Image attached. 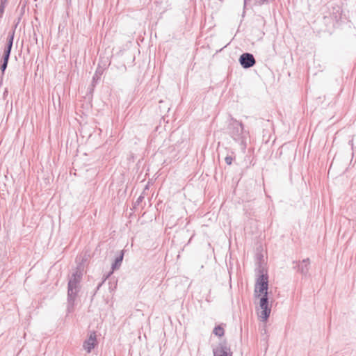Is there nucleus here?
Returning <instances> with one entry per match:
<instances>
[{
	"label": "nucleus",
	"mask_w": 356,
	"mask_h": 356,
	"mask_svg": "<svg viewBox=\"0 0 356 356\" xmlns=\"http://www.w3.org/2000/svg\"><path fill=\"white\" fill-rule=\"evenodd\" d=\"M259 272L261 274L257 278L254 285V295L255 298L268 295V275L266 273H264L263 270H259Z\"/></svg>",
	"instance_id": "3"
},
{
	"label": "nucleus",
	"mask_w": 356,
	"mask_h": 356,
	"mask_svg": "<svg viewBox=\"0 0 356 356\" xmlns=\"http://www.w3.org/2000/svg\"><path fill=\"white\" fill-rule=\"evenodd\" d=\"M310 260L309 258L303 259L298 265V271L302 275H306L309 273Z\"/></svg>",
	"instance_id": "8"
},
{
	"label": "nucleus",
	"mask_w": 356,
	"mask_h": 356,
	"mask_svg": "<svg viewBox=\"0 0 356 356\" xmlns=\"http://www.w3.org/2000/svg\"><path fill=\"white\" fill-rule=\"evenodd\" d=\"M95 336L90 335L89 339L84 342L83 347L86 350H87L88 353H90L92 350V349L95 348Z\"/></svg>",
	"instance_id": "9"
},
{
	"label": "nucleus",
	"mask_w": 356,
	"mask_h": 356,
	"mask_svg": "<svg viewBox=\"0 0 356 356\" xmlns=\"http://www.w3.org/2000/svg\"><path fill=\"white\" fill-rule=\"evenodd\" d=\"M17 25H18V24H15V25L14 26L13 29L10 31H9V33H8V38H7V44H6V47L4 49V51H3V56L10 57L11 49L13 47V44L15 32V29H17Z\"/></svg>",
	"instance_id": "7"
},
{
	"label": "nucleus",
	"mask_w": 356,
	"mask_h": 356,
	"mask_svg": "<svg viewBox=\"0 0 356 356\" xmlns=\"http://www.w3.org/2000/svg\"><path fill=\"white\" fill-rule=\"evenodd\" d=\"M334 16L333 18V20H334L336 22H339V21H341V13L340 12V8H337L336 13H334Z\"/></svg>",
	"instance_id": "14"
},
{
	"label": "nucleus",
	"mask_w": 356,
	"mask_h": 356,
	"mask_svg": "<svg viewBox=\"0 0 356 356\" xmlns=\"http://www.w3.org/2000/svg\"><path fill=\"white\" fill-rule=\"evenodd\" d=\"M123 257H124V252H123V251H121L120 255L115 258V261L112 264V270H113L118 269L120 267L121 264L123 260Z\"/></svg>",
	"instance_id": "10"
},
{
	"label": "nucleus",
	"mask_w": 356,
	"mask_h": 356,
	"mask_svg": "<svg viewBox=\"0 0 356 356\" xmlns=\"http://www.w3.org/2000/svg\"><path fill=\"white\" fill-rule=\"evenodd\" d=\"M239 63L243 68L248 69L254 66L256 63V60L252 54L243 53L239 58Z\"/></svg>",
	"instance_id": "5"
},
{
	"label": "nucleus",
	"mask_w": 356,
	"mask_h": 356,
	"mask_svg": "<svg viewBox=\"0 0 356 356\" xmlns=\"http://www.w3.org/2000/svg\"><path fill=\"white\" fill-rule=\"evenodd\" d=\"M213 356H232V352L226 341L220 343L216 348L213 350Z\"/></svg>",
	"instance_id": "6"
},
{
	"label": "nucleus",
	"mask_w": 356,
	"mask_h": 356,
	"mask_svg": "<svg viewBox=\"0 0 356 356\" xmlns=\"http://www.w3.org/2000/svg\"><path fill=\"white\" fill-rule=\"evenodd\" d=\"M213 333L215 335H216L219 337H221L224 336L225 330H224V328L222 327V325H219L214 327V329L213 330Z\"/></svg>",
	"instance_id": "11"
},
{
	"label": "nucleus",
	"mask_w": 356,
	"mask_h": 356,
	"mask_svg": "<svg viewBox=\"0 0 356 356\" xmlns=\"http://www.w3.org/2000/svg\"><path fill=\"white\" fill-rule=\"evenodd\" d=\"M8 3L0 1V19L2 18L4 13L5 8Z\"/></svg>",
	"instance_id": "15"
},
{
	"label": "nucleus",
	"mask_w": 356,
	"mask_h": 356,
	"mask_svg": "<svg viewBox=\"0 0 356 356\" xmlns=\"http://www.w3.org/2000/svg\"><path fill=\"white\" fill-rule=\"evenodd\" d=\"M108 277V276L101 282L98 284L97 287V290H99V288L101 287V286L102 285V284L104 283V282L105 281V280Z\"/></svg>",
	"instance_id": "17"
},
{
	"label": "nucleus",
	"mask_w": 356,
	"mask_h": 356,
	"mask_svg": "<svg viewBox=\"0 0 356 356\" xmlns=\"http://www.w3.org/2000/svg\"><path fill=\"white\" fill-rule=\"evenodd\" d=\"M244 127L242 122L231 118L228 127V134L234 141L239 144L241 149L246 148L247 134L244 132Z\"/></svg>",
	"instance_id": "2"
},
{
	"label": "nucleus",
	"mask_w": 356,
	"mask_h": 356,
	"mask_svg": "<svg viewBox=\"0 0 356 356\" xmlns=\"http://www.w3.org/2000/svg\"><path fill=\"white\" fill-rule=\"evenodd\" d=\"M102 72H103V70L102 69H99L98 68L93 77H92V83L94 84L95 82H97L99 79H100V76L102 74Z\"/></svg>",
	"instance_id": "12"
},
{
	"label": "nucleus",
	"mask_w": 356,
	"mask_h": 356,
	"mask_svg": "<svg viewBox=\"0 0 356 356\" xmlns=\"http://www.w3.org/2000/svg\"><path fill=\"white\" fill-rule=\"evenodd\" d=\"M32 28H33V31H35V27L33 26H32Z\"/></svg>",
	"instance_id": "20"
},
{
	"label": "nucleus",
	"mask_w": 356,
	"mask_h": 356,
	"mask_svg": "<svg viewBox=\"0 0 356 356\" xmlns=\"http://www.w3.org/2000/svg\"><path fill=\"white\" fill-rule=\"evenodd\" d=\"M143 199V196H140L138 200H137V203H139L142 201V200Z\"/></svg>",
	"instance_id": "18"
},
{
	"label": "nucleus",
	"mask_w": 356,
	"mask_h": 356,
	"mask_svg": "<svg viewBox=\"0 0 356 356\" xmlns=\"http://www.w3.org/2000/svg\"><path fill=\"white\" fill-rule=\"evenodd\" d=\"M225 161L227 165H231L233 161V157L228 155L225 158Z\"/></svg>",
	"instance_id": "16"
},
{
	"label": "nucleus",
	"mask_w": 356,
	"mask_h": 356,
	"mask_svg": "<svg viewBox=\"0 0 356 356\" xmlns=\"http://www.w3.org/2000/svg\"><path fill=\"white\" fill-rule=\"evenodd\" d=\"M83 274L79 269L74 272L68 280L67 284V311L72 312L75 304V300L81 290V282Z\"/></svg>",
	"instance_id": "1"
},
{
	"label": "nucleus",
	"mask_w": 356,
	"mask_h": 356,
	"mask_svg": "<svg viewBox=\"0 0 356 356\" xmlns=\"http://www.w3.org/2000/svg\"><path fill=\"white\" fill-rule=\"evenodd\" d=\"M0 1L8 3V0H0Z\"/></svg>",
	"instance_id": "19"
},
{
	"label": "nucleus",
	"mask_w": 356,
	"mask_h": 356,
	"mask_svg": "<svg viewBox=\"0 0 356 356\" xmlns=\"http://www.w3.org/2000/svg\"><path fill=\"white\" fill-rule=\"evenodd\" d=\"M260 297L259 307L261 309V312L259 314V317L263 322H266L270 316L271 307L269 306L268 295L266 294Z\"/></svg>",
	"instance_id": "4"
},
{
	"label": "nucleus",
	"mask_w": 356,
	"mask_h": 356,
	"mask_svg": "<svg viewBox=\"0 0 356 356\" xmlns=\"http://www.w3.org/2000/svg\"><path fill=\"white\" fill-rule=\"evenodd\" d=\"M9 58L10 57H7V56H3V61H2V63L1 64V66H0V69L2 71V73L4 72V71L6 70V67L8 66Z\"/></svg>",
	"instance_id": "13"
}]
</instances>
